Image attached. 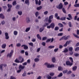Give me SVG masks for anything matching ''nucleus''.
<instances>
[{
  "label": "nucleus",
  "instance_id": "nucleus-58",
  "mask_svg": "<svg viewBox=\"0 0 79 79\" xmlns=\"http://www.w3.org/2000/svg\"><path fill=\"white\" fill-rule=\"evenodd\" d=\"M58 50H59V49L58 48H57L55 49L54 50V51L55 52H57Z\"/></svg>",
  "mask_w": 79,
  "mask_h": 79
},
{
  "label": "nucleus",
  "instance_id": "nucleus-49",
  "mask_svg": "<svg viewBox=\"0 0 79 79\" xmlns=\"http://www.w3.org/2000/svg\"><path fill=\"white\" fill-rule=\"evenodd\" d=\"M69 27H72V25L71 24V22H69Z\"/></svg>",
  "mask_w": 79,
  "mask_h": 79
},
{
  "label": "nucleus",
  "instance_id": "nucleus-2",
  "mask_svg": "<svg viewBox=\"0 0 79 79\" xmlns=\"http://www.w3.org/2000/svg\"><path fill=\"white\" fill-rule=\"evenodd\" d=\"M54 41V39H53V38H52L51 39V38H48V39L47 40H46V43H48V42H50L51 41L50 43H52V42H53Z\"/></svg>",
  "mask_w": 79,
  "mask_h": 79
},
{
  "label": "nucleus",
  "instance_id": "nucleus-55",
  "mask_svg": "<svg viewBox=\"0 0 79 79\" xmlns=\"http://www.w3.org/2000/svg\"><path fill=\"white\" fill-rule=\"evenodd\" d=\"M64 5H65V6H66V5H68V2H65L64 3Z\"/></svg>",
  "mask_w": 79,
  "mask_h": 79
},
{
  "label": "nucleus",
  "instance_id": "nucleus-41",
  "mask_svg": "<svg viewBox=\"0 0 79 79\" xmlns=\"http://www.w3.org/2000/svg\"><path fill=\"white\" fill-rule=\"evenodd\" d=\"M74 6L75 7H79V4H76L74 5Z\"/></svg>",
  "mask_w": 79,
  "mask_h": 79
},
{
  "label": "nucleus",
  "instance_id": "nucleus-38",
  "mask_svg": "<svg viewBox=\"0 0 79 79\" xmlns=\"http://www.w3.org/2000/svg\"><path fill=\"white\" fill-rule=\"evenodd\" d=\"M15 63H20V62L19 61V60H18V59H16L15 61Z\"/></svg>",
  "mask_w": 79,
  "mask_h": 79
},
{
  "label": "nucleus",
  "instance_id": "nucleus-42",
  "mask_svg": "<svg viewBox=\"0 0 79 79\" xmlns=\"http://www.w3.org/2000/svg\"><path fill=\"white\" fill-rule=\"evenodd\" d=\"M69 59L71 61V62H72V63H73V59L72 57H70L69 58Z\"/></svg>",
  "mask_w": 79,
  "mask_h": 79
},
{
  "label": "nucleus",
  "instance_id": "nucleus-9",
  "mask_svg": "<svg viewBox=\"0 0 79 79\" xmlns=\"http://www.w3.org/2000/svg\"><path fill=\"white\" fill-rule=\"evenodd\" d=\"M19 60H21L22 59V60L20 61V63H22L23 62H24V58H22V56H20L19 58Z\"/></svg>",
  "mask_w": 79,
  "mask_h": 79
},
{
  "label": "nucleus",
  "instance_id": "nucleus-32",
  "mask_svg": "<svg viewBox=\"0 0 79 79\" xmlns=\"http://www.w3.org/2000/svg\"><path fill=\"white\" fill-rule=\"evenodd\" d=\"M68 41H67L65 44L64 45V47H67V46L68 45Z\"/></svg>",
  "mask_w": 79,
  "mask_h": 79
},
{
  "label": "nucleus",
  "instance_id": "nucleus-8",
  "mask_svg": "<svg viewBox=\"0 0 79 79\" xmlns=\"http://www.w3.org/2000/svg\"><path fill=\"white\" fill-rule=\"evenodd\" d=\"M24 47L23 48L24 50H27V49H28V47L27 45L24 44L21 46L22 47Z\"/></svg>",
  "mask_w": 79,
  "mask_h": 79
},
{
  "label": "nucleus",
  "instance_id": "nucleus-34",
  "mask_svg": "<svg viewBox=\"0 0 79 79\" xmlns=\"http://www.w3.org/2000/svg\"><path fill=\"white\" fill-rule=\"evenodd\" d=\"M62 73H63V74H66V73H68V70L66 69V70L63 71Z\"/></svg>",
  "mask_w": 79,
  "mask_h": 79
},
{
  "label": "nucleus",
  "instance_id": "nucleus-15",
  "mask_svg": "<svg viewBox=\"0 0 79 79\" xmlns=\"http://www.w3.org/2000/svg\"><path fill=\"white\" fill-rule=\"evenodd\" d=\"M0 18L2 19H4L5 18V16L3 14H0Z\"/></svg>",
  "mask_w": 79,
  "mask_h": 79
},
{
  "label": "nucleus",
  "instance_id": "nucleus-39",
  "mask_svg": "<svg viewBox=\"0 0 79 79\" xmlns=\"http://www.w3.org/2000/svg\"><path fill=\"white\" fill-rule=\"evenodd\" d=\"M62 76H63V73H60L59 75L58 76V77H61Z\"/></svg>",
  "mask_w": 79,
  "mask_h": 79
},
{
  "label": "nucleus",
  "instance_id": "nucleus-64",
  "mask_svg": "<svg viewBox=\"0 0 79 79\" xmlns=\"http://www.w3.org/2000/svg\"><path fill=\"white\" fill-rule=\"evenodd\" d=\"M79 54L78 53H76L74 54L75 56H79Z\"/></svg>",
  "mask_w": 79,
  "mask_h": 79
},
{
  "label": "nucleus",
  "instance_id": "nucleus-61",
  "mask_svg": "<svg viewBox=\"0 0 79 79\" xmlns=\"http://www.w3.org/2000/svg\"><path fill=\"white\" fill-rule=\"evenodd\" d=\"M31 62V60L30 59H28L27 60V63H28L29 64V63H30Z\"/></svg>",
  "mask_w": 79,
  "mask_h": 79
},
{
  "label": "nucleus",
  "instance_id": "nucleus-57",
  "mask_svg": "<svg viewBox=\"0 0 79 79\" xmlns=\"http://www.w3.org/2000/svg\"><path fill=\"white\" fill-rule=\"evenodd\" d=\"M48 79H52V77L48 75Z\"/></svg>",
  "mask_w": 79,
  "mask_h": 79
},
{
  "label": "nucleus",
  "instance_id": "nucleus-62",
  "mask_svg": "<svg viewBox=\"0 0 79 79\" xmlns=\"http://www.w3.org/2000/svg\"><path fill=\"white\" fill-rule=\"evenodd\" d=\"M16 46L17 47H20V46H21V44L19 43V44H17Z\"/></svg>",
  "mask_w": 79,
  "mask_h": 79
},
{
  "label": "nucleus",
  "instance_id": "nucleus-30",
  "mask_svg": "<svg viewBox=\"0 0 79 79\" xmlns=\"http://www.w3.org/2000/svg\"><path fill=\"white\" fill-rule=\"evenodd\" d=\"M68 17L71 19V20L73 19V17L70 14H69L68 15Z\"/></svg>",
  "mask_w": 79,
  "mask_h": 79
},
{
  "label": "nucleus",
  "instance_id": "nucleus-3",
  "mask_svg": "<svg viewBox=\"0 0 79 79\" xmlns=\"http://www.w3.org/2000/svg\"><path fill=\"white\" fill-rule=\"evenodd\" d=\"M69 38V36H68L66 37V36H64L61 38L60 40H67V39H68Z\"/></svg>",
  "mask_w": 79,
  "mask_h": 79
},
{
  "label": "nucleus",
  "instance_id": "nucleus-43",
  "mask_svg": "<svg viewBox=\"0 0 79 79\" xmlns=\"http://www.w3.org/2000/svg\"><path fill=\"white\" fill-rule=\"evenodd\" d=\"M53 15H51L49 17V19H53Z\"/></svg>",
  "mask_w": 79,
  "mask_h": 79
},
{
  "label": "nucleus",
  "instance_id": "nucleus-48",
  "mask_svg": "<svg viewBox=\"0 0 79 79\" xmlns=\"http://www.w3.org/2000/svg\"><path fill=\"white\" fill-rule=\"evenodd\" d=\"M58 36H62L63 35V33H58L57 35Z\"/></svg>",
  "mask_w": 79,
  "mask_h": 79
},
{
  "label": "nucleus",
  "instance_id": "nucleus-46",
  "mask_svg": "<svg viewBox=\"0 0 79 79\" xmlns=\"http://www.w3.org/2000/svg\"><path fill=\"white\" fill-rule=\"evenodd\" d=\"M16 1H14L12 3L13 5H16Z\"/></svg>",
  "mask_w": 79,
  "mask_h": 79
},
{
  "label": "nucleus",
  "instance_id": "nucleus-4",
  "mask_svg": "<svg viewBox=\"0 0 79 79\" xmlns=\"http://www.w3.org/2000/svg\"><path fill=\"white\" fill-rule=\"evenodd\" d=\"M66 64L67 66H71L73 65V63H71L69 61H67L66 62Z\"/></svg>",
  "mask_w": 79,
  "mask_h": 79
},
{
  "label": "nucleus",
  "instance_id": "nucleus-60",
  "mask_svg": "<svg viewBox=\"0 0 79 79\" xmlns=\"http://www.w3.org/2000/svg\"><path fill=\"white\" fill-rule=\"evenodd\" d=\"M41 5V1L39 0L38 2V5Z\"/></svg>",
  "mask_w": 79,
  "mask_h": 79
},
{
  "label": "nucleus",
  "instance_id": "nucleus-24",
  "mask_svg": "<svg viewBox=\"0 0 79 79\" xmlns=\"http://www.w3.org/2000/svg\"><path fill=\"white\" fill-rule=\"evenodd\" d=\"M26 21L27 23H29L30 22V20H29V17L27 18Z\"/></svg>",
  "mask_w": 79,
  "mask_h": 79
},
{
  "label": "nucleus",
  "instance_id": "nucleus-44",
  "mask_svg": "<svg viewBox=\"0 0 79 79\" xmlns=\"http://www.w3.org/2000/svg\"><path fill=\"white\" fill-rule=\"evenodd\" d=\"M22 11H19L18 12V15H20V16H21V15H22Z\"/></svg>",
  "mask_w": 79,
  "mask_h": 79
},
{
  "label": "nucleus",
  "instance_id": "nucleus-47",
  "mask_svg": "<svg viewBox=\"0 0 79 79\" xmlns=\"http://www.w3.org/2000/svg\"><path fill=\"white\" fill-rule=\"evenodd\" d=\"M35 15L36 17H37L39 15V12L37 11L35 13Z\"/></svg>",
  "mask_w": 79,
  "mask_h": 79
},
{
  "label": "nucleus",
  "instance_id": "nucleus-27",
  "mask_svg": "<svg viewBox=\"0 0 79 79\" xmlns=\"http://www.w3.org/2000/svg\"><path fill=\"white\" fill-rule=\"evenodd\" d=\"M42 6H40L39 7H37V10H41L42 9Z\"/></svg>",
  "mask_w": 79,
  "mask_h": 79
},
{
  "label": "nucleus",
  "instance_id": "nucleus-25",
  "mask_svg": "<svg viewBox=\"0 0 79 79\" xmlns=\"http://www.w3.org/2000/svg\"><path fill=\"white\" fill-rule=\"evenodd\" d=\"M30 29H31V28L29 27L27 28L25 30V32H27L29 31H30Z\"/></svg>",
  "mask_w": 79,
  "mask_h": 79
},
{
  "label": "nucleus",
  "instance_id": "nucleus-31",
  "mask_svg": "<svg viewBox=\"0 0 79 79\" xmlns=\"http://www.w3.org/2000/svg\"><path fill=\"white\" fill-rule=\"evenodd\" d=\"M34 61L35 62H37L39 61V59L38 58H36L35 59Z\"/></svg>",
  "mask_w": 79,
  "mask_h": 79
},
{
  "label": "nucleus",
  "instance_id": "nucleus-35",
  "mask_svg": "<svg viewBox=\"0 0 79 79\" xmlns=\"http://www.w3.org/2000/svg\"><path fill=\"white\" fill-rule=\"evenodd\" d=\"M7 6H8V8H11V7H12V5H10L9 4H7Z\"/></svg>",
  "mask_w": 79,
  "mask_h": 79
},
{
  "label": "nucleus",
  "instance_id": "nucleus-11",
  "mask_svg": "<svg viewBox=\"0 0 79 79\" xmlns=\"http://www.w3.org/2000/svg\"><path fill=\"white\" fill-rule=\"evenodd\" d=\"M50 26H51L52 29H54V27H55V23H52L50 24Z\"/></svg>",
  "mask_w": 79,
  "mask_h": 79
},
{
  "label": "nucleus",
  "instance_id": "nucleus-23",
  "mask_svg": "<svg viewBox=\"0 0 79 79\" xmlns=\"http://www.w3.org/2000/svg\"><path fill=\"white\" fill-rule=\"evenodd\" d=\"M52 61L53 63H55V62L56 61V59H55V57H53L52 59Z\"/></svg>",
  "mask_w": 79,
  "mask_h": 79
},
{
  "label": "nucleus",
  "instance_id": "nucleus-52",
  "mask_svg": "<svg viewBox=\"0 0 79 79\" xmlns=\"http://www.w3.org/2000/svg\"><path fill=\"white\" fill-rule=\"evenodd\" d=\"M58 29H59V27H56L54 29L55 31H58Z\"/></svg>",
  "mask_w": 79,
  "mask_h": 79
},
{
  "label": "nucleus",
  "instance_id": "nucleus-63",
  "mask_svg": "<svg viewBox=\"0 0 79 79\" xmlns=\"http://www.w3.org/2000/svg\"><path fill=\"white\" fill-rule=\"evenodd\" d=\"M77 35H79V30L77 29Z\"/></svg>",
  "mask_w": 79,
  "mask_h": 79
},
{
  "label": "nucleus",
  "instance_id": "nucleus-5",
  "mask_svg": "<svg viewBox=\"0 0 79 79\" xmlns=\"http://www.w3.org/2000/svg\"><path fill=\"white\" fill-rule=\"evenodd\" d=\"M13 50H11L10 54H8L7 55V57H8V56H9L10 58H11V56H12V55H13Z\"/></svg>",
  "mask_w": 79,
  "mask_h": 79
},
{
  "label": "nucleus",
  "instance_id": "nucleus-20",
  "mask_svg": "<svg viewBox=\"0 0 79 79\" xmlns=\"http://www.w3.org/2000/svg\"><path fill=\"white\" fill-rule=\"evenodd\" d=\"M77 68V66H75L73 67L72 69L73 71H76Z\"/></svg>",
  "mask_w": 79,
  "mask_h": 79
},
{
  "label": "nucleus",
  "instance_id": "nucleus-45",
  "mask_svg": "<svg viewBox=\"0 0 79 79\" xmlns=\"http://www.w3.org/2000/svg\"><path fill=\"white\" fill-rule=\"evenodd\" d=\"M49 24L48 23H45L44 25V27H46L47 26H48V25H49Z\"/></svg>",
  "mask_w": 79,
  "mask_h": 79
},
{
  "label": "nucleus",
  "instance_id": "nucleus-56",
  "mask_svg": "<svg viewBox=\"0 0 79 79\" xmlns=\"http://www.w3.org/2000/svg\"><path fill=\"white\" fill-rule=\"evenodd\" d=\"M32 42H35L36 41V39L35 38H33V39L32 40Z\"/></svg>",
  "mask_w": 79,
  "mask_h": 79
},
{
  "label": "nucleus",
  "instance_id": "nucleus-6",
  "mask_svg": "<svg viewBox=\"0 0 79 79\" xmlns=\"http://www.w3.org/2000/svg\"><path fill=\"white\" fill-rule=\"evenodd\" d=\"M63 4H62V3H60L58 5V7H57L56 8H59L60 10L62 9V8H63Z\"/></svg>",
  "mask_w": 79,
  "mask_h": 79
},
{
  "label": "nucleus",
  "instance_id": "nucleus-29",
  "mask_svg": "<svg viewBox=\"0 0 79 79\" xmlns=\"http://www.w3.org/2000/svg\"><path fill=\"white\" fill-rule=\"evenodd\" d=\"M73 35L74 36V37H76V38H77V39H79V36L78 35H77L73 33Z\"/></svg>",
  "mask_w": 79,
  "mask_h": 79
},
{
  "label": "nucleus",
  "instance_id": "nucleus-26",
  "mask_svg": "<svg viewBox=\"0 0 79 79\" xmlns=\"http://www.w3.org/2000/svg\"><path fill=\"white\" fill-rule=\"evenodd\" d=\"M68 52V50L67 48H65V49L63 52L64 53H66V52Z\"/></svg>",
  "mask_w": 79,
  "mask_h": 79
},
{
  "label": "nucleus",
  "instance_id": "nucleus-37",
  "mask_svg": "<svg viewBox=\"0 0 79 79\" xmlns=\"http://www.w3.org/2000/svg\"><path fill=\"white\" fill-rule=\"evenodd\" d=\"M54 74H55V73H49V75L51 76H53Z\"/></svg>",
  "mask_w": 79,
  "mask_h": 79
},
{
  "label": "nucleus",
  "instance_id": "nucleus-33",
  "mask_svg": "<svg viewBox=\"0 0 79 79\" xmlns=\"http://www.w3.org/2000/svg\"><path fill=\"white\" fill-rule=\"evenodd\" d=\"M29 45L31 46V47H33L34 46V44L32 42H30L29 43Z\"/></svg>",
  "mask_w": 79,
  "mask_h": 79
},
{
  "label": "nucleus",
  "instance_id": "nucleus-16",
  "mask_svg": "<svg viewBox=\"0 0 79 79\" xmlns=\"http://www.w3.org/2000/svg\"><path fill=\"white\" fill-rule=\"evenodd\" d=\"M6 44H3L2 46V48H5L6 47Z\"/></svg>",
  "mask_w": 79,
  "mask_h": 79
},
{
  "label": "nucleus",
  "instance_id": "nucleus-59",
  "mask_svg": "<svg viewBox=\"0 0 79 79\" xmlns=\"http://www.w3.org/2000/svg\"><path fill=\"white\" fill-rule=\"evenodd\" d=\"M44 15H47V14H48V11H45L44 12Z\"/></svg>",
  "mask_w": 79,
  "mask_h": 79
},
{
  "label": "nucleus",
  "instance_id": "nucleus-53",
  "mask_svg": "<svg viewBox=\"0 0 79 79\" xmlns=\"http://www.w3.org/2000/svg\"><path fill=\"white\" fill-rule=\"evenodd\" d=\"M54 47H55L54 46H50L48 47V48L51 49L53 48H54Z\"/></svg>",
  "mask_w": 79,
  "mask_h": 79
},
{
  "label": "nucleus",
  "instance_id": "nucleus-1",
  "mask_svg": "<svg viewBox=\"0 0 79 79\" xmlns=\"http://www.w3.org/2000/svg\"><path fill=\"white\" fill-rule=\"evenodd\" d=\"M44 64L46 65L48 68H54L55 67V65L53 64H51L50 65L49 63H45Z\"/></svg>",
  "mask_w": 79,
  "mask_h": 79
},
{
  "label": "nucleus",
  "instance_id": "nucleus-10",
  "mask_svg": "<svg viewBox=\"0 0 79 79\" xmlns=\"http://www.w3.org/2000/svg\"><path fill=\"white\" fill-rule=\"evenodd\" d=\"M24 68H25V66H23L22 65H20L19 67V69H24Z\"/></svg>",
  "mask_w": 79,
  "mask_h": 79
},
{
  "label": "nucleus",
  "instance_id": "nucleus-40",
  "mask_svg": "<svg viewBox=\"0 0 79 79\" xmlns=\"http://www.w3.org/2000/svg\"><path fill=\"white\" fill-rule=\"evenodd\" d=\"M15 8L16 10H18L20 8L19 5H17V6H16Z\"/></svg>",
  "mask_w": 79,
  "mask_h": 79
},
{
  "label": "nucleus",
  "instance_id": "nucleus-12",
  "mask_svg": "<svg viewBox=\"0 0 79 79\" xmlns=\"http://www.w3.org/2000/svg\"><path fill=\"white\" fill-rule=\"evenodd\" d=\"M5 35L6 39H9V36H8V33L6 32L5 33Z\"/></svg>",
  "mask_w": 79,
  "mask_h": 79
},
{
  "label": "nucleus",
  "instance_id": "nucleus-50",
  "mask_svg": "<svg viewBox=\"0 0 79 79\" xmlns=\"http://www.w3.org/2000/svg\"><path fill=\"white\" fill-rule=\"evenodd\" d=\"M14 34L15 35H16L18 34V32L16 31H15L14 32Z\"/></svg>",
  "mask_w": 79,
  "mask_h": 79
},
{
  "label": "nucleus",
  "instance_id": "nucleus-54",
  "mask_svg": "<svg viewBox=\"0 0 79 79\" xmlns=\"http://www.w3.org/2000/svg\"><path fill=\"white\" fill-rule=\"evenodd\" d=\"M10 79H16V77L12 76L10 77Z\"/></svg>",
  "mask_w": 79,
  "mask_h": 79
},
{
  "label": "nucleus",
  "instance_id": "nucleus-14",
  "mask_svg": "<svg viewBox=\"0 0 79 79\" xmlns=\"http://www.w3.org/2000/svg\"><path fill=\"white\" fill-rule=\"evenodd\" d=\"M37 37L39 40H42V37L40 36V35H39V34H38L37 35Z\"/></svg>",
  "mask_w": 79,
  "mask_h": 79
},
{
  "label": "nucleus",
  "instance_id": "nucleus-22",
  "mask_svg": "<svg viewBox=\"0 0 79 79\" xmlns=\"http://www.w3.org/2000/svg\"><path fill=\"white\" fill-rule=\"evenodd\" d=\"M44 30V28L43 27H41L40 28L39 31L40 32H42V31H43Z\"/></svg>",
  "mask_w": 79,
  "mask_h": 79
},
{
  "label": "nucleus",
  "instance_id": "nucleus-19",
  "mask_svg": "<svg viewBox=\"0 0 79 79\" xmlns=\"http://www.w3.org/2000/svg\"><path fill=\"white\" fill-rule=\"evenodd\" d=\"M25 3H26V4H28V5H29V0H25Z\"/></svg>",
  "mask_w": 79,
  "mask_h": 79
},
{
  "label": "nucleus",
  "instance_id": "nucleus-21",
  "mask_svg": "<svg viewBox=\"0 0 79 79\" xmlns=\"http://www.w3.org/2000/svg\"><path fill=\"white\" fill-rule=\"evenodd\" d=\"M60 19L61 21H64L66 19V17H61Z\"/></svg>",
  "mask_w": 79,
  "mask_h": 79
},
{
  "label": "nucleus",
  "instance_id": "nucleus-28",
  "mask_svg": "<svg viewBox=\"0 0 79 79\" xmlns=\"http://www.w3.org/2000/svg\"><path fill=\"white\" fill-rule=\"evenodd\" d=\"M62 11L64 13L66 14V10L64 8H63L62 9Z\"/></svg>",
  "mask_w": 79,
  "mask_h": 79
},
{
  "label": "nucleus",
  "instance_id": "nucleus-7",
  "mask_svg": "<svg viewBox=\"0 0 79 79\" xmlns=\"http://www.w3.org/2000/svg\"><path fill=\"white\" fill-rule=\"evenodd\" d=\"M3 66H4V67H6V66H7V65L6 64H2L0 65V69L1 70V71H3Z\"/></svg>",
  "mask_w": 79,
  "mask_h": 79
},
{
  "label": "nucleus",
  "instance_id": "nucleus-18",
  "mask_svg": "<svg viewBox=\"0 0 79 79\" xmlns=\"http://www.w3.org/2000/svg\"><path fill=\"white\" fill-rule=\"evenodd\" d=\"M69 50L70 52H73V48L72 47H70L69 48Z\"/></svg>",
  "mask_w": 79,
  "mask_h": 79
},
{
  "label": "nucleus",
  "instance_id": "nucleus-36",
  "mask_svg": "<svg viewBox=\"0 0 79 79\" xmlns=\"http://www.w3.org/2000/svg\"><path fill=\"white\" fill-rule=\"evenodd\" d=\"M47 36H45L43 38H42V40H47Z\"/></svg>",
  "mask_w": 79,
  "mask_h": 79
},
{
  "label": "nucleus",
  "instance_id": "nucleus-17",
  "mask_svg": "<svg viewBox=\"0 0 79 79\" xmlns=\"http://www.w3.org/2000/svg\"><path fill=\"white\" fill-rule=\"evenodd\" d=\"M58 26L60 27H63V25L62 23H59Z\"/></svg>",
  "mask_w": 79,
  "mask_h": 79
},
{
  "label": "nucleus",
  "instance_id": "nucleus-13",
  "mask_svg": "<svg viewBox=\"0 0 79 79\" xmlns=\"http://www.w3.org/2000/svg\"><path fill=\"white\" fill-rule=\"evenodd\" d=\"M58 71H63V69L61 66L58 67Z\"/></svg>",
  "mask_w": 79,
  "mask_h": 79
},
{
  "label": "nucleus",
  "instance_id": "nucleus-51",
  "mask_svg": "<svg viewBox=\"0 0 79 79\" xmlns=\"http://www.w3.org/2000/svg\"><path fill=\"white\" fill-rule=\"evenodd\" d=\"M79 47H77L75 48V51L76 52L77 51H79Z\"/></svg>",
  "mask_w": 79,
  "mask_h": 79
}]
</instances>
